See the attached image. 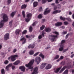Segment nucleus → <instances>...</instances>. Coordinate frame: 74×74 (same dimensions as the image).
I'll use <instances>...</instances> for the list:
<instances>
[{
    "mask_svg": "<svg viewBox=\"0 0 74 74\" xmlns=\"http://www.w3.org/2000/svg\"><path fill=\"white\" fill-rule=\"evenodd\" d=\"M3 20L1 21L0 22V29L2 28L3 26L4 23L5 21H8V17L5 14H3Z\"/></svg>",
    "mask_w": 74,
    "mask_h": 74,
    "instance_id": "1",
    "label": "nucleus"
},
{
    "mask_svg": "<svg viewBox=\"0 0 74 74\" xmlns=\"http://www.w3.org/2000/svg\"><path fill=\"white\" fill-rule=\"evenodd\" d=\"M34 62V60L33 59L30 60L29 63L28 64L25 65L26 67H28L29 69H32L33 67L32 66L33 63Z\"/></svg>",
    "mask_w": 74,
    "mask_h": 74,
    "instance_id": "2",
    "label": "nucleus"
},
{
    "mask_svg": "<svg viewBox=\"0 0 74 74\" xmlns=\"http://www.w3.org/2000/svg\"><path fill=\"white\" fill-rule=\"evenodd\" d=\"M57 6L56 5L54 6L53 10H54V11L53 12V14H56L58 13H60L61 12V10H56L57 9Z\"/></svg>",
    "mask_w": 74,
    "mask_h": 74,
    "instance_id": "3",
    "label": "nucleus"
},
{
    "mask_svg": "<svg viewBox=\"0 0 74 74\" xmlns=\"http://www.w3.org/2000/svg\"><path fill=\"white\" fill-rule=\"evenodd\" d=\"M35 61L37 62V64H38L41 61L40 58L39 57H37L35 59Z\"/></svg>",
    "mask_w": 74,
    "mask_h": 74,
    "instance_id": "4",
    "label": "nucleus"
},
{
    "mask_svg": "<svg viewBox=\"0 0 74 74\" xmlns=\"http://www.w3.org/2000/svg\"><path fill=\"white\" fill-rule=\"evenodd\" d=\"M60 19L63 21H65L66 19L69 22H71V18H70L69 17L66 18L65 17H62V16H60Z\"/></svg>",
    "mask_w": 74,
    "mask_h": 74,
    "instance_id": "5",
    "label": "nucleus"
},
{
    "mask_svg": "<svg viewBox=\"0 0 74 74\" xmlns=\"http://www.w3.org/2000/svg\"><path fill=\"white\" fill-rule=\"evenodd\" d=\"M57 37V36L52 35L49 37V38L51 39L52 41H54L55 38Z\"/></svg>",
    "mask_w": 74,
    "mask_h": 74,
    "instance_id": "6",
    "label": "nucleus"
},
{
    "mask_svg": "<svg viewBox=\"0 0 74 74\" xmlns=\"http://www.w3.org/2000/svg\"><path fill=\"white\" fill-rule=\"evenodd\" d=\"M9 38V34L7 33L4 36V40H8Z\"/></svg>",
    "mask_w": 74,
    "mask_h": 74,
    "instance_id": "7",
    "label": "nucleus"
},
{
    "mask_svg": "<svg viewBox=\"0 0 74 74\" xmlns=\"http://www.w3.org/2000/svg\"><path fill=\"white\" fill-rule=\"evenodd\" d=\"M20 41L23 42V44H24L26 42V39L25 38L24 36H21V39H20Z\"/></svg>",
    "mask_w": 74,
    "mask_h": 74,
    "instance_id": "8",
    "label": "nucleus"
},
{
    "mask_svg": "<svg viewBox=\"0 0 74 74\" xmlns=\"http://www.w3.org/2000/svg\"><path fill=\"white\" fill-rule=\"evenodd\" d=\"M48 8H47L44 12V15H46L47 14H48L50 12H51V10H48Z\"/></svg>",
    "mask_w": 74,
    "mask_h": 74,
    "instance_id": "9",
    "label": "nucleus"
},
{
    "mask_svg": "<svg viewBox=\"0 0 74 74\" xmlns=\"http://www.w3.org/2000/svg\"><path fill=\"white\" fill-rule=\"evenodd\" d=\"M38 68L37 67H35L33 72L32 73V74H36L38 73Z\"/></svg>",
    "mask_w": 74,
    "mask_h": 74,
    "instance_id": "10",
    "label": "nucleus"
},
{
    "mask_svg": "<svg viewBox=\"0 0 74 74\" xmlns=\"http://www.w3.org/2000/svg\"><path fill=\"white\" fill-rule=\"evenodd\" d=\"M45 34V33L44 32V31L42 32V34L41 35H40L38 37V39H40L41 38H42V37H44L45 35L44 34Z\"/></svg>",
    "mask_w": 74,
    "mask_h": 74,
    "instance_id": "11",
    "label": "nucleus"
},
{
    "mask_svg": "<svg viewBox=\"0 0 74 74\" xmlns=\"http://www.w3.org/2000/svg\"><path fill=\"white\" fill-rule=\"evenodd\" d=\"M62 24V23L61 22H58L55 23V25L56 26L58 27L61 26Z\"/></svg>",
    "mask_w": 74,
    "mask_h": 74,
    "instance_id": "12",
    "label": "nucleus"
},
{
    "mask_svg": "<svg viewBox=\"0 0 74 74\" xmlns=\"http://www.w3.org/2000/svg\"><path fill=\"white\" fill-rule=\"evenodd\" d=\"M10 59H11V60L12 62H14L16 60V59L12 56L11 57L9 58H8V60H10Z\"/></svg>",
    "mask_w": 74,
    "mask_h": 74,
    "instance_id": "13",
    "label": "nucleus"
},
{
    "mask_svg": "<svg viewBox=\"0 0 74 74\" xmlns=\"http://www.w3.org/2000/svg\"><path fill=\"white\" fill-rule=\"evenodd\" d=\"M32 15V13H28L26 15V17L29 19H31Z\"/></svg>",
    "mask_w": 74,
    "mask_h": 74,
    "instance_id": "14",
    "label": "nucleus"
},
{
    "mask_svg": "<svg viewBox=\"0 0 74 74\" xmlns=\"http://www.w3.org/2000/svg\"><path fill=\"white\" fill-rule=\"evenodd\" d=\"M64 46L63 45H60V48L59 49V50L60 51H62L63 49V47H64Z\"/></svg>",
    "mask_w": 74,
    "mask_h": 74,
    "instance_id": "15",
    "label": "nucleus"
},
{
    "mask_svg": "<svg viewBox=\"0 0 74 74\" xmlns=\"http://www.w3.org/2000/svg\"><path fill=\"white\" fill-rule=\"evenodd\" d=\"M46 64L45 63H43L41 64L40 67L41 69H42L45 68L46 65Z\"/></svg>",
    "mask_w": 74,
    "mask_h": 74,
    "instance_id": "16",
    "label": "nucleus"
},
{
    "mask_svg": "<svg viewBox=\"0 0 74 74\" xmlns=\"http://www.w3.org/2000/svg\"><path fill=\"white\" fill-rule=\"evenodd\" d=\"M45 31L46 32L48 33L50 32L51 30L50 28H46L45 29Z\"/></svg>",
    "mask_w": 74,
    "mask_h": 74,
    "instance_id": "17",
    "label": "nucleus"
},
{
    "mask_svg": "<svg viewBox=\"0 0 74 74\" xmlns=\"http://www.w3.org/2000/svg\"><path fill=\"white\" fill-rule=\"evenodd\" d=\"M21 62L19 60H17L15 62H14L13 63V64L14 65H18L19 63H20Z\"/></svg>",
    "mask_w": 74,
    "mask_h": 74,
    "instance_id": "18",
    "label": "nucleus"
},
{
    "mask_svg": "<svg viewBox=\"0 0 74 74\" xmlns=\"http://www.w3.org/2000/svg\"><path fill=\"white\" fill-rule=\"evenodd\" d=\"M12 65V64H9L8 65V66H6V70H9V68Z\"/></svg>",
    "mask_w": 74,
    "mask_h": 74,
    "instance_id": "19",
    "label": "nucleus"
},
{
    "mask_svg": "<svg viewBox=\"0 0 74 74\" xmlns=\"http://www.w3.org/2000/svg\"><path fill=\"white\" fill-rule=\"evenodd\" d=\"M52 66L51 64H48L46 66L45 69H49L51 68Z\"/></svg>",
    "mask_w": 74,
    "mask_h": 74,
    "instance_id": "20",
    "label": "nucleus"
},
{
    "mask_svg": "<svg viewBox=\"0 0 74 74\" xmlns=\"http://www.w3.org/2000/svg\"><path fill=\"white\" fill-rule=\"evenodd\" d=\"M20 69L21 70V71L24 72L25 69V68L24 66H21L20 67Z\"/></svg>",
    "mask_w": 74,
    "mask_h": 74,
    "instance_id": "21",
    "label": "nucleus"
},
{
    "mask_svg": "<svg viewBox=\"0 0 74 74\" xmlns=\"http://www.w3.org/2000/svg\"><path fill=\"white\" fill-rule=\"evenodd\" d=\"M33 7H36L38 5V3L37 2H34L33 3Z\"/></svg>",
    "mask_w": 74,
    "mask_h": 74,
    "instance_id": "22",
    "label": "nucleus"
},
{
    "mask_svg": "<svg viewBox=\"0 0 74 74\" xmlns=\"http://www.w3.org/2000/svg\"><path fill=\"white\" fill-rule=\"evenodd\" d=\"M66 68V66H64L60 70V71L59 72V73H62L63 71H64V70Z\"/></svg>",
    "mask_w": 74,
    "mask_h": 74,
    "instance_id": "23",
    "label": "nucleus"
},
{
    "mask_svg": "<svg viewBox=\"0 0 74 74\" xmlns=\"http://www.w3.org/2000/svg\"><path fill=\"white\" fill-rule=\"evenodd\" d=\"M34 52L33 50L30 51L29 52V54L30 55H32L34 54Z\"/></svg>",
    "mask_w": 74,
    "mask_h": 74,
    "instance_id": "24",
    "label": "nucleus"
},
{
    "mask_svg": "<svg viewBox=\"0 0 74 74\" xmlns=\"http://www.w3.org/2000/svg\"><path fill=\"white\" fill-rule=\"evenodd\" d=\"M16 11H14V12H13L12 13H11V14H10V15L12 17H13L15 14L16 13Z\"/></svg>",
    "mask_w": 74,
    "mask_h": 74,
    "instance_id": "25",
    "label": "nucleus"
},
{
    "mask_svg": "<svg viewBox=\"0 0 74 74\" xmlns=\"http://www.w3.org/2000/svg\"><path fill=\"white\" fill-rule=\"evenodd\" d=\"M27 7V5H25V4H24L22 5L21 6V9H25Z\"/></svg>",
    "mask_w": 74,
    "mask_h": 74,
    "instance_id": "26",
    "label": "nucleus"
},
{
    "mask_svg": "<svg viewBox=\"0 0 74 74\" xmlns=\"http://www.w3.org/2000/svg\"><path fill=\"white\" fill-rule=\"evenodd\" d=\"M62 68V66H61L59 68H58L57 69L56 71H55V72H56V73H58L59 71V70H60V69Z\"/></svg>",
    "mask_w": 74,
    "mask_h": 74,
    "instance_id": "27",
    "label": "nucleus"
},
{
    "mask_svg": "<svg viewBox=\"0 0 74 74\" xmlns=\"http://www.w3.org/2000/svg\"><path fill=\"white\" fill-rule=\"evenodd\" d=\"M39 56L41 57L42 59H44L45 58V56L42 53L40 54Z\"/></svg>",
    "mask_w": 74,
    "mask_h": 74,
    "instance_id": "28",
    "label": "nucleus"
},
{
    "mask_svg": "<svg viewBox=\"0 0 74 74\" xmlns=\"http://www.w3.org/2000/svg\"><path fill=\"white\" fill-rule=\"evenodd\" d=\"M45 27V25H42V26H41V27H40V30H43Z\"/></svg>",
    "mask_w": 74,
    "mask_h": 74,
    "instance_id": "29",
    "label": "nucleus"
},
{
    "mask_svg": "<svg viewBox=\"0 0 74 74\" xmlns=\"http://www.w3.org/2000/svg\"><path fill=\"white\" fill-rule=\"evenodd\" d=\"M20 32V30L18 29H17L16 30L15 33H16V34H19Z\"/></svg>",
    "mask_w": 74,
    "mask_h": 74,
    "instance_id": "30",
    "label": "nucleus"
},
{
    "mask_svg": "<svg viewBox=\"0 0 74 74\" xmlns=\"http://www.w3.org/2000/svg\"><path fill=\"white\" fill-rule=\"evenodd\" d=\"M25 37L27 38H31V39H32V38L33 37V36L32 35H31L30 36L28 35H26Z\"/></svg>",
    "mask_w": 74,
    "mask_h": 74,
    "instance_id": "31",
    "label": "nucleus"
},
{
    "mask_svg": "<svg viewBox=\"0 0 74 74\" xmlns=\"http://www.w3.org/2000/svg\"><path fill=\"white\" fill-rule=\"evenodd\" d=\"M30 19H31L30 18L29 19V18H25V20L26 22H28L29 21H30Z\"/></svg>",
    "mask_w": 74,
    "mask_h": 74,
    "instance_id": "32",
    "label": "nucleus"
},
{
    "mask_svg": "<svg viewBox=\"0 0 74 74\" xmlns=\"http://www.w3.org/2000/svg\"><path fill=\"white\" fill-rule=\"evenodd\" d=\"M42 14H39V15H38V18L39 19H40L42 18Z\"/></svg>",
    "mask_w": 74,
    "mask_h": 74,
    "instance_id": "33",
    "label": "nucleus"
},
{
    "mask_svg": "<svg viewBox=\"0 0 74 74\" xmlns=\"http://www.w3.org/2000/svg\"><path fill=\"white\" fill-rule=\"evenodd\" d=\"M25 11H23L22 12V14H23V17L25 18Z\"/></svg>",
    "mask_w": 74,
    "mask_h": 74,
    "instance_id": "34",
    "label": "nucleus"
},
{
    "mask_svg": "<svg viewBox=\"0 0 74 74\" xmlns=\"http://www.w3.org/2000/svg\"><path fill=\"white\" fill-rule=\"evenodd\" d=\"M68 70H66L63 73V74H68Z\"/></svg>",
    "mask_w": 74,
    "mask_h": 74,
    "instance_id": "35",
    "label": "nucleus"
},
{
    "mask_svg": "<svg viewBox=\"0 0 74 74\" xmlns=\"http://www.w3.org/2000/svg\"><path fill=\"white\" fill-rule=\"evenodd\" d=\"M60 57V56L58 55H57L56 56H55V57L54 58V59H58Z\"/></svg>",
    "mask_w": 74,
    "mask_h": 74,
    "instance_id": "36",
    "label": "nucleus"
},
{
    "mask_svg": "<svg viewBox=\"0 0 74 74\" xmlns=\"http://www.w3.org/2000/svg\"><path fill=\"white\" fill-rule=\"evenodd\" d=\"M65 42V40H63L61 41V44H60V45H63L62 44Z\"/></svg>",
    "mask_w": 74,
    "mask_h": 74,
    "instance_id": "37",
    "label": "nucleus"
},
{
    "mask_svg": "<svg viewBox=\"0 0 74 74\" xmlns=\"http://www.w3.org/2000/svg\"><path fill=\"white\" fill-rule=\"evenodd\" d=\"M37 24V22H36V21L34 22V23H33L32 24L33 26H35Z\"/></svg>",
    "mask_w": 74,
    "mask_h": 74,
    "instance_id": "38",
    "label": "nucleus"
},
{
    "mask_svg": "<svg viewBox=\"0 0 74 74\" xmlns=\"http://www.w3.org/2000/svg\"><path fill=\"white\" fill-rule=\"evenodd\" d=\"M32 29H33V28H32V27H30L29 28V32H32Z\"/></svg>",
    "mask_w": 74,
    "mask_h": 74,
    "instance_id": "39",
    "label": "nucleus"
},
{
    "mask_svg": "<svg viewBox=\"0 0 74 74\" xmlns=\"http://www.w3.org/2000/svg\"><path fill=\"white\" fill-rule=\"evenodd\" d=\"M39 52L36 53H35V54H34L33 55V56L34 57H35L36 56H37L39 54Z\"/></svg>",
    "mask_w": 74,
    "mask_h": 74,
    "instance_id": "40",
    "label": "nucleus"
},
{
    "mask_svg": "<svg viewBox=\"0 0 74 74\" xmlns=\"http://www.w3.org/2000/svg\"><path fill=\"white\" fill-rule=\"evenodd\" d=\"M9 63V62L8 60H5V62H4V64H8Z\"/></svg>",
    "mask_w": 74,
    "mask_h": 74,
    "instance_id": "41",
    "label": "nucleus"
},
{
    "mask_svg": "<svg viewBox=\"0 0 74 74\" xmlns=\"http://www.w3.org/2000/svg\"><path fill=\"white\" fill-rule=\"evenodd\" d=\"M1 73L2 74H5V73L4 72V70L3 69H2L1 70Z\"/></svg>",
    "mask_w": 74,
    "mask_h": 74,
    "instance_id": "42",
    "label": "nucleus"
},
{
    "mask_svg": "<svg viewBox=\"0 0 74 74\" xmlns=\"http://www.w3.org/2000/svg\"><path fill=\"white\" fill-rule=\"evenodd\" d=\"M53 33L57 35H58L59 34V33L58 32H53Z\"/></svg>",
    "mask_w": 74,
    "mask_h": 74,
    "instance_id": "43",
    "label": "nucleus"
},
{
    "mask_svg": "<svg viewBox=\"0 0 74 74\" xmlns=\"http://www.w3.org/2000/svg\"><path fill=\"white\" fill-rule=\"evenodd\" d=\"M67 32H64L62 33V34L63 35H65L67 34Z\"/></svg>",
    "mask_w": 74,
    "mask_h": 74,
    "instance_id": "44",
    "label": "nucleus"
},
{
    "mask_svg": "<svg viewBox=\"0 0 74 74\" xmlns=\"http://www.w3.org/2000/svg\"><path fill=\"white\" fill-rule=\"evenodd\" d=\"M47 1V0H42V3H45Z\"/></svg>",
    "mask_w": 74,
    "mask_h": 74,
    "instance_id": "45",
    "label": "nucleus"
},
{
    "mask_svg": "<svg viewBox=\"0 0 74 74\" xmlns=\"http://www.w3.org/2000/svg\"><path fill=\"white\" fill-rule=\"evenodd\" d=\"M57 8H58V9H60L61 8V5L60 4H58L57 5Z\"/></svg>",
    "mask_w": 74,
    "mask_h": 74,
    "instance_id": "46",
    "label": "nucleus"
},
{
    "mask_svg": "<svg viewBox=\"0 0 74 74\" xmlns=\"http://www.w3.org/2000/svg\"><path fill=\"white\" fill-rule=\"evenodd\" d=\"M27 32V31L26 30H24L23 32V34H26Z\"/></svg>",
    "mask_w": 74,
    "mask_h": 74,
    "instance_id": "47",
    "label": "nucleus"
},
{
    "mask_svg": "<svg viewBox=\"0 0 74 74\" xmlns=\"http://www.w3.org/2000/svg\"><path fill=\"white\" fill-rule=\"evenodd\" d=\"M64 24L65 25H68L69 23L67 21H65V22H64Z\"/></svg>",
    "mask_w": 74,
    "mask_h": 74,
    "instance_id": "48",
    "label": "nucleus"
},
{
    "mask_svg": "<svg viewBox=\"0 0 74 74\" xmlns=\"http://www.w3.org/2000/svg\"><path fill=\"white\" fill-rule=\"evenodd\" d=\"M13 56V57H14V58H17V57H18V55H14L13 56Z\"/></svg>",
    "mask_w": 74,
    "mask_h": 74,
    "instance_id": "49",
    "label": "nucleus"
},
{
    "mask_svg": "<svg viewBox=\"0 0 74 74\" xmlns=\"http://www.w3.org/2000/svg\"><path fill=\"white\" fill-rule=\"evenodd\" d=\"M39 10L40 11H41L42 10V8L41 7H40L39 8Z\"/></svg>",
    "mask_w": 74,
    "mask_h": 74,
    "instance_id": "50",
    "label": "nucleus"
},
{
    "mask_svg": "<svg viewBox=\"0 0 74 74\" xmlns=\"http://www.w3.org/2000/svg\"><path fill=\"white\" fill-rule=\"evenodd\" d=\"M11 0H8V3L9 4H10L11 3Z\"/></svg>",
    "mask_w": 74,
    "mask_h": 74,
    "instance_id": "51",
    "label": "nucleus"
},
{
    "mask_svg": "<svg viewBox=\"0 0 74 74\" xmlns=\"http://www.w3.org/2000/svg\"><path fill=\"white\" fill-rule=\"evenodd\" d=\"M13 22L12 20H11L10 22H9V25H11L12 24V23Z\"/></svg>",
    "mask_w": 74,
    "mask_h": 74,
    "instance_id": "52",
    "label": "nucleus"
},
{
    "mask_svg": "<svg viewBox=\"0 0 74 74\" xmlns=\"http://www.w3.org/2000/svg\"><path fill=\"white\" fill-rule=\"evenodd\" d=\"M64 57L62 56H60V60H62V59H63L64 58Z\"/></svg>",
    "mask_w": 74,
    "mask_h": 74,
    "instance_id": "53",
    "label": "nucleus"
},
{
    "mask_svg": "<svg viewBox=\"0 0 74 74\" xmlns=\"http://www.w3.org/2000/svg\"><path fill=\"white\" fill-rule=\"evenodd\" d=\"M68 49H69L68 48H67L66 49H65V50H64V52H66V51H67V50H68Z\"/></svg>",
    "mask_w": 74,
    "mask_h": 74,
    "instance_id": "54",
    "label": "nucleus"
},
{
    "mask_svg": "<svg viewBox=\"0 0 74 74\" xmlns=\"http://www.w3.org/2000/svg\"><path fill=\"white\" fill-rule=\"evenodd\" d=\"M55 2L56 3L58 4L59 3L58 0H56Z\"/></svg>",
    "mask_w": 74,
    "mask_h": 74,
    "instance_id": "55",
    "label": "nucleus"
},
{
    "mask_svg": "<svg viewBox=\"0 0 74 74\" xmlns=\"http://www.w3.org/2000/svg\"><path fill=\"white\" fill-rule=\"evenodd\" d=\"M14 27H16V26H17L16 23H15L14 24Z\"/></svg>",
    "mask_w": 74,
    "mask_h": 74,
    "instance_id": "56",
    "label": "nucleus"
},
{
    "mask_svg": "<svg viewBox=\"0 0 74 74\" xmlns=\"http://www.w3.org/2000/svg\"><path fill=\"white\" fill-rule=\"evenodd\" d=\"M72 14V12H69V14L71 15Z\"/></svg>",
    "mask_w": 74,
    "mask_h": 74,
    "instance_id": "57",
    "label": "nucleus"
},
{
    "mask_svg": "<svg viewBox=\"0 0 74 74\" xmlns=\"http://www.w3.org/2000/svg\"><path fill=\"white\" fill-rule=\"evenodd\" d=\"M68 36H69V34H68L67 35H66V37H65L66 39L68 37Z\"/></svg>",
    "mask_w": 74,
    "mask_h": 74,
    "instance_id": "58",
    "label": "nucleus"
},
{
    "mask_svg": "<svg viewBox=\"0 0 74 74\" xmlns=\"http://www.w3.org/2000/svg\"><path fill=\"white\" fill-rule=\"evenodd\" d=\"M12 69H14L15 68V67L14 66H13L12 67Z\"/></svg>",
    "mask_w": 74,
    "mask_h": 74,
    "instance_id": "59",
    "label": "nucleus"
},
{
    "mask_svg": "<svg viewBox=\"0 0 74 74\" xmlns=\"http://www.w3.org/2000/svg\"><path fill=\"white\" fill-rule=\"evenodd\" d=\"M16 51V49H14L13 50V53H15Z\"/></svg>",
    "mask_w": 74,
    "mask_h": 74,
    "instance_id": "60",
    "label": "nucleus"
},
{
    "mask_svg": "<svg viewBox=\"0 0 74 74\" xmlns=\"http://www.w3.org/2000/svg\"><path fill=\"white\" fill-rule=\"evenodd\" d=\"M53 1V0H47V1L49 2H51Z\"/></svg>",
    "mask_w": 74,
    "mask_h": 74,
    "instance_id": "61",
    "label": "nucleus"
},
{
    "mask_svg": "<svg viewBox=\"0 0 74 74\" xmlns=\"http://www.w3.org/2000/svg\"><path fill=\"white\" fill-rule=\"evenodd\" d=\"M72 17L73 19H74V13L72 15Z\"/></svg>",
    "mask_w": 74,
    "mask_h": 74,
    "instance_id": "62",
    "label": "nucleus"
},
{
    "mask_svg": "<svg viewBox=\"0 0 74 74\" xmlns=\"http://www.w3.org/2000/svg\"><path fill=\"white\" fill-rule=\"evenodd\" d=\"M60 60H61L59 58L58 60H56V62H59V61H60Z\"/></svg>",
    "mask_w": 74,
    "mask_h": 74,
    "instance_id": "63",
    "label": "nucleus"
},
{
    "mask_svg": "<svg viewBox=\"0 0 74 74\" xmlns=\"http://www.w3.org/2000/svg\"><path fill=\"white\" fill-rule=\"evenodd\" d=\"M74 54H72L71 56V58H73V57H74Z\"/></svg>",
    "mask_w": 74,
    "mask_h": 74,
    "instance_id": "64",
    "label": "nucleus"
}]
</instances>
